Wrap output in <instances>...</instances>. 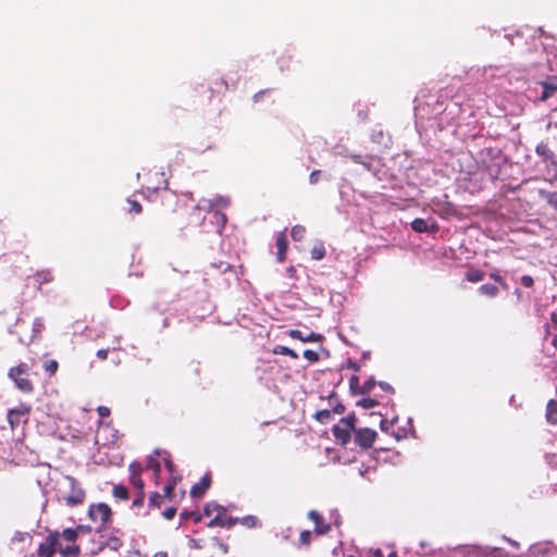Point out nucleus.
<instances>
[{"instance_id":"obj_1","label":"nucleus","mask_w":557,"mask_h":557,"mask_svg":"<svg viewBox=\"0 0 557 557\" xmlns=\"http://www.w3.org/2000/svg\"><path fill=\"white\" fill-rule=\"evenodd\" d=\"M78 533L76 529L67 528L62 532L50 531L37 548L38 557H53L58 552L62 557H76L81 549L76 544Z\"/></svg>"},{"instance_id":"obj_2","label":"nucleus","mask_w":557,"mask_h":557,"mask_svg":"<svg viewBox=\"0 0 557 557\" xmlns=\"http://www.w3.org/2000/svg\"><path fill=\"white\" fill-rule=\"evenodd\" d=\"M8 377L14 383V386L23 394H32L35 385L30 379V366L27 362H20L8 370Z\"/></svg>"},{"instance_id":"obj_3","label":"nucleus","mask_w":557,"mask_h":557,"mask_svg":"<svg viewBox=\"0 0 557 557\" xmlns=\"http://www.w3.org/2000/svg\"><path fill=\"white\" fill-rule=\"evenodd\" d=\"M203 512L206 516L212 517L208 523L209 528H232L237 522V519L227 515L223 506L215 503L206 505Z\"/></svg>"},{"instance_id":"obj_4","label":"nucleus","mask_w":557,"mask_h":557,"mask_svg":"<svg viewBox=\"0 0 557 557\" xmlns=\"http://www.w3.org/2000/svg\"><path fill=\"white\" fill-rule=\"evenodd\" d=\"M88 517L95 524V531L103 532L112 522V510L106 503L91 504L88 508Z\"/></svg>"},{"instance_id":"obj_5","label":"nucleus","mask_w":557,"mask_h":557,"mask_svg":"<svg viewBox=\"0 0 557 557\" xmlns=\"http://www.w3.org/2000/svg\"><path fill=\"white\" fill-rule=\"evenodd\" d=\"M64 483L66 484L69 492L62 493L61 499L69 507L82 505L86 498V493L77 480L71 475H66L64 476Z\"/></svg>"},{"instance_id":"obj_6","label":"nucleus","mask_w":557,"mask_h":557,"mask_svg":"<svg viewBox=\"0 0 557 557\" xmlns=\"http://www.w3.org/2000/svg\"><path fill=\"white\" fill-rule=\"evenodd\" d=\"M488 277L496 284L485 283L478 287L476 292L479 295L487 298H496L499 295L500 289L508 290L509 286L506 281L499 275L498 272H492Z\"/></svg>"},{"instance_id":"obj_7","label":"nucleus","mask_w":557,"mask_h":557,"mask_svg":"<svg viewBox=\"0 0 557 557\" xmlns=\"http://www.w3.org/2000/svg\"><path fill=\"white\" fill-rule=\"evenodd\" d=\"M32 407L27 404H20L17 407L11 408L7 412V421L11 431L28 422Z\"/></svg>"},{"instance_id":"obj_8","label":"nucleus","mask_w":557,"mask_h":557,"mask_svg":"<svg viewBox=\"0 0 557 557\" xmlns=\"http://www.w3.org/2000/svg\"><path fill=\"white\" fill-rule=\"evenodd\" d=\"M355 443L362 449H369L373 446L376 440V432L369 428H360L354 431Z\"/></svg>"},{"instance_id":"obj_9","label":"nucleus","mask_w":557,"mask_h":557,"mask_svg":"<svg viewBox=\"0 0 557 557\" xmlns=\"http://www.w3.org/2000/svg\"><path fill=\"white\" fill-rule=\"evenodd\" d=\"M530 557H557V546L552 542L536 543L529 548Z\"/></svg>"},{"instance_id":"obj_10","label":"nucleus","mask_w":557,"mask_h":557,"mask_svg":"<svg viewBox=\"0 0 557 557\" xmlns=\"http://www.w3.org/2000/svg\"><path fill=\"white\" fill-rule=\"evenodd\" d=\"M166 184V182L164 181ZM159 197L161 200V205L164 208V211L168 213H173L176 211V207L178 205V196L175 191L169 189L166 185L160 190Z\"/></svg>"},{"instance_id":"obj_11","label":"nucleus","mask_w":557,"mask_h":557,"mask_svg":"<svg viewBox=\"0 0 557 557\" xmlns=\"http://www.w3.org/2000/svg\"><path fill=\"white\" fill-rule=\"evenodd\" d=\"M540 85L543 88L540 101H546L557 91V76H549L547 79L540 82Z\"/></svg>"},{"instance_id":"obj_12","label":"nucleus","mask_w":557,"mask_h":557,"mask_svg":"<svg viewBox=\"0 0 557 557\" xmlns=\"http://www.w3.org/2000/svg\"><path fill=\"white\" fill-rule=\"evenodd\" d=\"M288 336L293 339H298L304 343H318L322 342L324 338L322 334L315 332H309L307 335H304L300 330L296 329L289 330Z\"/></svg>"},{"instance_id":"obj_13","label":"nucleus","mask_w":557,"mask_h":557,"mask_svg":"<svg viewBox=\"0 0 557 557\" xmlns=\"http://www.w3.org/2000/svg\"><path fill=\"white\" fill-rule=\"evenodd\" d=\"M308 518L314 523L317 534H326L331 530L330 524L324 521L323 517L317 510H310Z\"/></svg>"},{"instance_id":"obj_14","label":"nucleus","mask_w":557,"mask_h":557,"mask_svg":"<svg viewBox=\"0 0 557 557\" xmlns=\"http://www.w3.org/2000/svg\"><path fill=\"white\" fill-rule=\"evenodd\" d=\"M276 259L280 263L284 262L286 260V252L288 248V242L287 236L285 234V231L280 232L276 236Z\"/></svg>"},{"instance_id":"obj_15","label":"nucleus","mask_w":557,"mask_h":557,"mask_svg":"<svg viewBox=\"0 0 557 557\" xmlns=\"http://www.w3.org/2000/svg\"><path fill=\"white\" fill-rule=\"evenodd\" d=\"M332 432L336 441L345 446L350 442L351 432H354V430L348 429L346 425L338 424L333 426Z\"/></svg>"},{"instance_id":"obj_16","label":"nucleus","mask_w":557,"mask_h":557,"mask_svg":"<svg viewBox=\"0 0 557 557\" xmlns=\"http://www.w3.org/2000/svg\"><path fill=\"white\" fill-rule=\"evenodd\" d=\"M210 485H211V474L206 473L201 478L200 482H198L197 484L191 486L190 495L196 498L201 497L207 492V490L210 487Z\"/></svg>"},{"instance_id":"obj_17","label":"nucleus","mask_w":557,"mask_h":557,"mask_svg":"<svg viewBox=\"0 0 557 557\" xmlns=\"http://www.w3.org/2000/svg\"><path fill=\"white\" fill-rule=\"evenodd\" d=\"M535 152L544 160V161H550L553 164H557L555 161V153L554 151L548 147L545 143H540L536 148Z\"/></svg>"},{"instance_id":"obj_18","label":"nucleus","mask_w":557,"mask_h":557,"mask_svg":"<svg viewBox=\"0 0 557 557\" xmlns=\"http://www.w3.org/2000/svg\"><path fill=\"white\" fill-rule=\"evenodd\" d=\"M545 419L550 425L557 424V401L549 399L546 404Z\"/></svg>"},{"instance_id":"obj_19","label":"nucleus","mask_w":557,"mask_h":557,"mask_svg":"<svg viewBox=\"0 0 557 557\" xmlns=\"http://www.w3.org/2000/svg\"><path fill=\"white\" fill-rule=\"evenodd\" d=\"M33 278L38 289H40L42 284L51 283L54 277L50 270H40L34 274Z\"/></svg>"},{"instance_id":"obj_20","label":"nucleus","mask_w":557,"mask_h":557,"mask_svg":"<svg viewBox=\"0 0 557 557\" xmlns=\"http://www.w3.org/2000/svg\"><path fill=\"white\" fill-rule=\"evenodd\" d=\"M411 228L417 233H426L430 231H435L437 227L435 224L430 226L426 220L417 218L411 222Z\"/></svg>"},{"instance_id":"obj_21","label":"nucleus","mask_w":557,"mask_h":557,"mask_svg":"<svg viewBox=\"0 0 557 557\" xmlns=\"http://www.w3.org/2000/svg\"><path fill=\"white\" fill-rule=\"evenodd\" d=\"M466 280L470 283H479L484 280L485 272L476 269V268H469L465 275Z\"/></svg>"},{"instance_id":"obj_22","label":"nucleus","mask_w":557,"mask_h":557,"mask_svg":"<svg viewBox=\"0 0 557 557\" xmlns=\"http://www.w3.org/2000/svg\"><path fill=\"white\" fill-rule=\"evenodd\" d=\"M311 258L313 260H322L326 256V249L322 242H317L310 250Z\"/></svg>"},{"instance_id":"obj_23","label":"nucleus","mask_w":557,"mask_h":557,"mask_svg":"<svg viewBox=\"0 0 557 557\" xmlns=\"http://www.w3.org/2000/svg\"><path fill=\"white\" fill-rule=\"evenodd\" d=\"M540 196L546 200V202L555 210L557 211V191H547L544 189H541L539 191Z\"/></svg>"},{"instance_id":"obj_24","label":"nucleus","mask_w":557,"mask_h":557,"mask_svg":"<svg viewBox=\"0 0 557 557\" xmlns=\"http://www.w3.org/2000/svg\"><path fill=\"white\" fill-rule=\"evenodd\" d=\"M112 495L121 500H126L129 497L127 487L121 484H116L113 486Z\"/></svg>"},{"instance_id":"obj_25","label":"nucleus","mask_w":557,"mask_h":557,"mask_svg":"<svg viewBox=\"0 0 557 557\" xmlns=\"http://www.w3.org/2000/svg\"><path fill=\"white\" fill-rule=\"evenodd\" d=\"M164 500V496L158 492H153L150 494L148 499L149 508H160Z\"/></svg>"},{"instance_id":"obj_26","label":"nucleus","mask_w":557,"mask_h":557,"mask_svg":"<svg viewBox=\"0 0 557 557\" xmlns=\"http://www.w3.org/2000/svg\"><path fill=\"white\" fill-rule=\"evenodd\" d=\"M180 480H181V476H173V479H171V481L163 487L162 495L164 496V498H169V499L172 498L176 483Z\"/></svg>"},{"instance_id":"obj_27","label":"nucleus","mask_w":557,"mask_h":557,"mask_svg":"<svg viewBox=\"0 0 557 557\" xmlns=\"http://www.w3.org/2000/svg\"><path fill=\"white\" fill-rule=\"evenodd\" d=\"M306 228L302 225H295L292 227L290 236L295 242H301L305 238Z\"/></svg>"},{"instance_id":"obj_28","label":"nucleus","mask_w":557,"mask_h":557,"mask_svg":"<svg viewBox=\"0 0 557 557\" xmlns=\"http://www.w3.org/2000/svg\"><path fill=\"white\" fill-rule=\"evenodd\" d=\"M273 352L277 354V355L288 356L293 359L298 358V354L296 351H294L293 349H290L286 346H282V345L274 347Z\"/></svg>"},{"instance_id":"obj_29","label":"nucleus","mask_w":557,"mask_h":557,"mask_svg":"<svg viewBox=\"0 0 557 557\" xmlns=\"http://www.w3.org/2000/svg\"><path fill=\"white\" fill-rule=\"evenodd\" d=\"M228 205H230V200L222 196H218L213 200L208 201L209 208H213V207L226 208Z\"/></svg>"},{"instance_id":"obj_30","label":"nucleus","mask_w":557,"mask_h":557,"mask_svg":"<svg viewBox=\"0 0 557 557\" xmlns=\"http://www.w3.org/2000/svg\"><path fill=\"white\" fill-rule=\"evenodd\" d=\"M332 418L331 411L327 409L319 410L314 414V419L320 423H327Z\"/></svg>"},{"instance_id":"obj_31","label":"nucleus","mask_w":557,"mask_h":557,"mask_svg":"<svg viewBox=\"0 0 557 557\" xmlns=\"http://www.w3.org/2000/svg\"><path fill=\"white\" fill-rule=\"evenodd\" d=\"M58 368H59V363L57 360L54 359H50V360H47L45 363H44V369L45 371L51 376V375H54L55 372L58 371Z\"/></svg>"},{"instance_id":"obj_32","label":"nucleus","mask_w":557,"mask_h":557,"mask_svg":"<svg viewBox=\"0 0 557 557\" xmlns=\"http://www.w3.org/2000/svg\"><path fill=\"white\" fill-rule=\"evenodd\" d=\"M377 405H379V401L376 399L370 398V397L362 398L357 401V406L362 407L364 409H371V408L376 407Z\"/></svg>"},{"instance_id":"obj_33","label":"nucleus","mask_w":557,"mask_h":557,"mask_svg":"<svg viewBox=\"0 0 557 557\" xmlns=\"http://www.w3.org/2000/svg\"><path fill=\"white\" fill-rule=\"evenodd\" d=\"M360 387H361V385H360L359 376L351 375V377L349 379V389H350L351 394L359 395Z\"/></svg>"},{"instance_id":"obj_34","label":"nucleus","mask_w":557,"mask_h":557,"mask_svg":"<svg viewBox=\"0 0 557 557\" xmlns=\"http://www.w3.org/2000/svg\"><path fill=\"white\" fill-rule=\"evenodd\" d=\"M376 382L373 377L368 379L360 387L359 393L361 395L370 393L375 386Z\"/></svg>"},{"instance_id":"obj_35","label":"nucleus","mask_w":557,"mask_h":557,"mask_svg":"<svg viewBox=\"0 0 557 557\" xmlns=\"http://www.w3.org/2000/svg\"><path fill=\"white\" fill-rule=\"evenodd\" d=\"M163 462H164L166 470L170 473L171 479H173V476H180L176 473V469H175V465H174L173 460L169 456L163 458Z\"/></svg>"},{"instance_id":"obj_36","label":"nucleus","mask_w":557,"mask_h":557,"mask_svg":"<svg viewBox=\"0 0 557 557\" xmlns=\"http://www.w3.org/2000/svg\"><path fill=\"white\" fill-rule=\"evenodd\" d=\"M355 422H356L355 413H349L347 417L342 418L339 421L341 424L346 425V426H348V429H352L354 431L356 430Z\"/></svg>"},{"instance_id":"obj_37","label":"nucleus","mask_w":557,"mask_h":557,"mask_svg":"<svg viewBox=\"0 0 557 557\" xmlns=\"http://www.w3.org/2000/svg\"><path fill=\"white\" fill-rule=\"evenodd\" d=\"M129 205L128 212L133 214H140L143 212V207L137 200L127 199Z\"/></svg>"},{"instance_id":"obj_38","label":"nucleus","mask_w":557,"mask_h":557,"mask_svg":"<svg viewBox=\"0 0 557 557\" xmlns=\"http://www.w3.org/2000/svg\"><path fill=\"white\" fill-rule=\"evenodd\" d=\"M131 478L134 476H140L141 472L144 471V467L139 462H132L128 467Z\"/></svg>"},{"instance_id":"obj_39","label":"nucleus","mask_w":557,"mask_h":557,"mask_svg":"<svg viewBox=\"0 0 557 557\" xmlns=\"http://www.w3.org/2000/svg\"><path fill=\"white\" fill-rule=\"evenodd\" d=\"M202 209L199 205L195 206L191 211V215L196 219V224L201 225L205 221V216L202 215Z\"/></svg>"},{"instance_id":"obj_40","label":"nucleus","mask_w":557,"mask_h":557,"mask_svg":"<svg viewBox=\"0 0 557 557\" xmlns=\"http://www.w3.org/2000/svg\"><path fill=\"white\" fill-rule=\"evenodd\" d=\"M227 88H228L227 83L223 78H221L214 83L213 90L219 94H224L227 90Z\"/></svg>"},{"instance_id":"obj_41","label":"nucleus","mask_w":557,"mask_h":557,"mask_svg":"<svg viewBox=\"0 0 557 557\" xmlns=\"http://www.w3.org/2000/svg\"><path fill=\"white\" fill-rule=\"evenodd\" d=\"M181 518L184 520L193 519L195 522H199L201 520V516L198 512L195 511H183L181 513Z\"/></svg>"},{"instance_id":"obj_42","label":"nucleus","mask_w":557,"mask_h":557,"mask_svg":"<svg viewBox=\"0 0 557 557\" xmlns=\"http://www.w3.org/2000/svg\"><path fill=\"white\" fill-rule=\"evenodd\" d=\"M304 358L310 362H317L319 360V354L311 349H306L304 351Z\"/></svg>"},{"instance_id":"obj_43","label":"nucleus","mask_w":557,"mask_h":557,"mask_svg":"<svg viewBox=\"0 0 557 557\" xmlns=\"http://www.w3.org/2000/svg\"><path fill=\"white\" fill-rule=\"evenodd\" d=\"M299 542L302 545L308 546L311 543V532L309 530H304L300 532Z\"/></svg>"},{"instance_id":"obj_44","label":"nucleus","mask_w":557,"mask_h":557,"mask_svg":"<svg viewBox=\"0 0 557 557\" xmlns=\"http://www.w3.org/2000/svg\"><path fill=\"white\" fill-rule=\"evenodd\" d=\"M129 480H131L132 485L136 490H138V492H144L145 484L140 476L129 478Z\"/></svg>"},{"instance_id":"obj_45","label":"nucleus","mask_w":557,"mask_h":557,"mask_svg":"<svg viewBox=\"0 0 557 557\" xmlns=\"http://www.w3.org/2000/svg\"><path fill=\"white\" fill-rule=\"evenodd\" d=\"M145 503V492H138L137 496L133 500V507L139 508L143 507Z\"/></svg>"},{"instance_id":"obj_46","label":"nucleus","mask_w":557,"mask_h":557,"mask_svg":"<svg viewBox=\"0 0 557 557\" xmlns=\"http://www.w3.org/2000/svg\"><path fill=\"white\" fill-rule=\"evenodd\" d=\"M520 282L527 288H531L534 285V280L531 275H522Z\"/></svg>"},{"instance_id":"obj_47","label":"nucleus","mask_w":557,"mask_h":557,"mask_svg":"<svg viewBox=\"0 0 557 557\" xmlns=\"http://www.w3.org/2000/svg\"><path fill=\"white\" fill-rule=\"evenodd\" d=\"M147 467L153 469L156 478L159 476L161 466L158 461L150 459Z\"/></svg>"},{"instance_id":"obj_48","label":"nucleus","mask_w":557,"mask_h":557,"mask_svg":"<svg viewBox=\"0 0 557 557\" xmlns=\"http://www.w3.org/2000/svg\"><path fill=\"white\" fill-rule=\"evenodd\" d=\"M176 515V508L174 507H170V508H166L163 512H162V516L166 519V520H172Z\"/></svg>"},{"instance_id":"obj_49","label":"nucleus","mask_w":557,"mask_h":557,"mask_svg":"<svg viewBox=\"0 0 557 557\" xmlns=\"http://www.w3.org/2000/svg\"><path fill=\"white\" fill-rule=\"evenodd\" d=\"M321 171L320 170H313L309 175V182L310 184H317L320 180Z\"/></svg>"},{"instance_id":"obj_50","label":"nucleus","mask_w":557,"mask_h":557,"mask_svg":"<svg viewBox=\"0 0 557 557\" xmlns=\"http://www.w3.org/2000/svg\"><path fill=\"white\" fill-rule=\"evenodd\" d=\"M97 412H98V414H99L101 418H107V417H109V416H110L111 410H110V408H109V407H106V406H99V407L97 408Z\"/></svg>"},{"instance_id":"obj_51","label":"nucleus","mask_w":557,"mask_h":557,"mask_svg":"<svg viewBox=\"0 0 557 557\" xmlns=\"http://www.w3.org/2000/svg\"><path fill=\"white\" fill-rule=\"evenodd\" d=\"M110 350V348H101L97 350L96 355L100 360H106L108 358Z\"/></svg>"},{"instance_id":"obj_52","label":"nucleus","mask_w":557,"mask_h":557,"mask_svg":"<svg viewBox=\"0 0 557 557\" xmlns=\"http://www.w3.org/2000/svg\"><path fill=\"white\" fill-rule=\"evenodd\" d=\"M347 368H348V369H351V370H354V371H359V370H360V366H359L356 361H354V360H351V359H349V360L347 361Z\"/></svg>"},{"instance_id":"obj_53","label":"nucleus","mask_w":557,"mask_h":557,"mask_svg":"<svg viewBox=\"0 0 557 557\" xmlns=\"http://www.w3.org/2000/svg\"><path fill=\"white\" fill-rule=\"evenodd\" d=\"M379 385L383 391L387 393H394V388L388 383L380 382Z\"/></svg>"},{"instance_id":"obj_54","label":"nucleus","mask_w":557,"mask_h":557,"mask_svg":"<svg viewBox=\"0 0 557 557\" xmlns=\"http://www.w3.org/2000/svg\"><path fill=\"white\" fill-rule=\"evenodd\" d=\"M333 411L337 414H342L345 412V406L343 404H337L333 407Z\"/></svg>"},{"instance_id":"obj_55","label":"nucleus","mask_w":557,"mask_h":557,"mask_svg":"<svg viewBox=\"0 0 557 557\" xmlns=\"http://www.w3.org/2000/svg\"><path fill=\"white\" fill-rule=\"evenodd\" d=\"M213 214H214L215 216H218V218H220V219H221V221H222V225H224V224H225V222H226V215H225V214H223V213L219 212L218 210H214V211H213Z\"/></svg>"},{"instance_id":"obj_56","label":"nucleus","mask_w":557,"mask_h":557,"mask_svg":"<svg viewBox=\"0 0 557 557\" xmlns=\"http://www.w3.org/2000/svg\"><path fill=\"white\" fill-rule=\"evenodd\" d=\"M550 321H552L553 325L557 329V312L550 313Z\"/></svg>"},{"instance_id":"obj_57","label":"nucleus","mask_w":557,"mask_h":557,"mask_svg":"<svg viewBox=\"0 0 557 557\" xmlns=\"http://www.w3.org/2000/svg\"><path fill=\"white\" fill-rule=\"evenodd\" d=\"M265 92H267L265 90H262V91H259V92L255 94V96H253V101H255V102H258V101H259V99H260V98H261Z\"/></svg>"},{"instance_id":"obj_58","label":"nucleus","mask_w":557,"mask_h":557,"mask_svg":"<svg viewBox=\"0 0 557 557\" xmlns=\"http://www.w3.org/2000/svg\"><path fill=\"white\" fill-rule=\"evenodd\" d=\"M287 273L289 274L290 277H294L296 274V269L293 265H290L287 268Z\"/></svg>"},{"instance_id":"obj_59","label":"nucleus","mask_w":557,"mask_h":557,"mask_svg":"<svg viewBox=\"0 0 557 557\" xmlns=\"http://www.w3.org/2000/svg\"><path fill=\"white\" fill-rule=\"evenodd\" d=\"M152 557H169V556H168V553H165V552H157L153 554Z\"/></svg>"},{"instance_id":"obj_60","label":"nucleus","mask_w":557,"mask_h":557,"mask_svg":"<svg viewBox=\"0 0 557 557\" xmlns=\"http://www.w3.org/2000/svg\"><path fill=\"white\" fill-rule=\"evenodd\" d=\"M34 325H35V327H36V329H38V330H39L40 327H42V322H41L39 319H37V320L35 321V323H34Z\"/></svg>"},{"instance_id":"obj_61","label":"nucleus","mask_w":557,"mask_h":557,"mask_svg":"<svg viewBox=\"0 0 557 557\" xmlns=\"http://www.w3.org/2000/svg\"><path fill=\"white\" fill-rule=\"evenodd\" d=\"M552 345H553V347H555L557 349V334L554 336V338L552 341Z\"/></svg>"},{"instance_id":"obj_62","label":"nucleus","mask_w":557,"mask_h":557,"mask_svg":"<svg viewBox=\"0 0 557 557\" xmlns=\"http://www.w3.org/2000/svg\"><path fill=\"white\" fill-rule=\"evenodd\" d=\"M386 422H387V421H386L385 419L381 421V429H382V430H385V424H386Z\"/></svg>"},{"instance_id":"obj_63","label":"nucleus","mask_w":557,"mask_h":557,"mask_svg":"<svg viewBox=\"0 0 557 557\" xmlns=\"http://www.w3.org/2000/svg\"><path fill=\"white\" fill-rule=\"evenodd\" d=\"M375 555H376V556H381V555H382L381 549H376Z\"/></svg>"},{"instance_id":"obj_64","label":"nucleus","mask_w":557,"mask_h":557,"mask_svg":"<svg viewBox=\"0 0 557 557\" xmlns=\"http://www.w3.org/2000/svg\"><path fill=\"white\" fill-rule=\"evenodd\" d=\"M388 557H397V555H396V553H395V552H393V553H391V554L388 555Z\"/></svg>"}]
</instances>
